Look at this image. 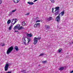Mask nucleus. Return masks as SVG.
I'll return each mask as SVG.
<instances>
[{"instance_id":"e433bc0d","label":"nucleus","mask_w":73,"mask_h":73,"mask_svg":"<svg viewBox=\"0 0 73 73\" xmlns=\"http://www.w3.org/2000/svg\"><path fill=\"white\" fill-rule=\"evenodd\" d=\"M36 20H38V17H36Z\"/></svg>"},{"instance_id":"f03ea898","label":"nucleus","mask_w":73,"mask_h":73,"mask_svg":"<svg viewBox=\"0 0 73 73\" xmlns=\"http://www.w3.org/2000/svg\"><path fill=\"white\" fill-rule=\"evenodd\" d=\"M34 41V45H36V44L37 43V42H38V40H37V38L36 37H35V38Z\"/></svg>"},{"instance_id":"c03bdc74","label":"nucleus","mask_w":73,"mask_h":73,"mask_svg":"<svg viewBox=\"0 0 73 73\" xmlns=\"http://www.w3.org/2000/svg\"><path fill=\"white\" fill-rule=\"evenodd\" d=\"M15 32H17V31H15Z\"/></svg>"},{"instance_id":"f704fd0d","label":"nucleus","mask_w":73,"mask_h":73,"mask_svg":"<svg viewBox=\"0 0 73 73\" xmlns=\"http://www.w3.org/2000/svg\"><path fill=\"white\" fill-rule=\"evenodd\" d=\"M5 43H3V44L2 45V46H5Z\"/></svg>"},{"instance_id":"79ce46f5","label":"nucleus","mask_w":73,"mask_h":73,"mask_svg":"<svg viewBox=\"0 0 73 73\" xmlns=\"http://www.w3.org/2000/svg\"><path fill=\"white\" fill-rule=\"evenodd\" d=\"M47 68H48L47 67H46V69H47Z\"/></svg>"},{"instance_id":"dca6fc26","label":"nucleus","mask_w":73,"mask_h":73,"mask_svg":"<svg viewBox=\"0 0 73 73\" xmlns=\"http://www.w3.org/2000/svg\"><path fill=\"white\" fill-rule=\"evenodd\" d=\"M11 20L10 19H9L8 20L7 22V23L8 24H9L10 23H11Z\"/></svg>"},{"instance_id":"72a5a7b5","label":"nucleus","mask_w":73,"mask_h":73,"mask_svg":"<svg viewBox=\"0 0 73 73\" xmlns=\"http://www.w3.org/2000/svg\"><path fill=\"white\" fill-rule=\"evenodd\" d=\"M34 27H37V25L36 24H35L34 25Z\"/></svg>"},{"instance_id":"c756f323","label":"nucleus","mask_w":73,"mask_h":73,"mask_svg":"<svg viewBox=\"0 0 73 73\" xmlns=\"http://www.w3.org/2000/svg\"><path fill=\"white\" fill-rule=\"evenodd\" d=\"M36 24V26H37V27L38 26H40V23H37Z\"/></svg>"},{"instance_id":"37998d69","label":"nucleus","mask_w":73,"mask_h":73,"mask_svg":"<svg viewBox=\"0 0 73 73\" xmlns=\"http://www.w3.org/2000/svg\"><path fill=\"white\" fill-rule=\"evenodd\" d=\"M16 1V0H15V1Z\"/></svg>"},{"instance_id":"473e14b6","label":"nucleus","mask_w":73,"mask_h":73,"mask_svg":"<svg viewBox=\"0 0 73 73\" xmlns=\"http://www.w3.org/2000/svg\"><path fill=\"white\" fill-rule=\"evenodd\" d=\"M16 11V9H15V10H13L12 11V12L13 13V12H15V11Z\"/></svg>"},{"instance_id":"2eb2a0df","label":"nucleus","mask_w":73,"mask_h":73,"mask_svg":"<svg viewBox=\"0 0 73 73\" xmlns=\"http://www.w3.org/2000/svg\"><path fill=\"white\" fill-rule=\"evenodd\" d=\"M58 13H59V11H57L55 13L54 15L55 16H57V15H58Z\"/></svg>"},{"instance_id":"7c9ffc66","label":"nucleus","mask_w":73,"mask_h":73,"mask_svg":"<svg viewBox=\"0 0 73 73\" xmlns=\"http://www.w3.org/2000/svg\"><path fill=\"white\" fill-rule=\"evenodd\" d=\"M29 14H30V13H26L25 14V15H26V16H28V15H29Z\"/></svg>"},{"instance_id":"a211bd4d","label":"nucleus","mask_w":73,"mask_h":73,"mask_svg":"<svg viewBox=\"0 0 73 73\" xmlns=\"http://www.w3.org/2000/svg\"><path fill=\"white\" fill-rule=\"evenodd\" d=\"M52 19V17H50L49 18H48L47 19V20L48 21H50V20H51Z\"/></svg>"},{"instance_id":"c85d7f7f","label":"nucleus","mask_w":73,"mask_h":73,"mask_svg":"<svg viewBox=\"0 0 73 73\" xmlns=\"http://www.w3.org/2000/svg\"><path fill=\"white\" fill-rule=\"evenodd\" d=\"M44 53H43L42 54H40L39 55V56H44Z\"/></svg>"},{"instance_id":"a878e982","label":"nucleus","mask_w":73,"mask_h":73,"mask_svg":"<svg viewBox=\"0 0 73 73\" xmlns=\"http://www.w3.org/2000/svg\"><path fill=\"white\" fill-rule=\"evenodd\" d=\"M51 1L52 3H54V0H50Z\"/></svg>"},{"instance_id":"39448f33","label":"nucleus","mask_w":73,"mask_h":73,"mask_svg":"<svg viewBox=\"0 0 73 73\" xmlns=\"http://www.w3.org/2000/svg\"><path fill=\"white\" fill-rule=\"evenodd\" d=\"M15 20H17V19H11V23L12 24H13V25H14V24H15L16 23V22H17V21H15L14 22V23H13V21H15Z\"/></svg>"},{"instance_id":"cd10ccee","label":"nucleus","mask_w":73,"mask_h":73,"mask_svg":"<svg viewBox=\"0 0 73 73\" xmlns=\"http://www.w3.org/2000/svg\"><path fill=\"white\" fill-rule=\"evenodd\" d=\"M42 63H44V64H45V63H46L47 62V61H42Z\"/></svg>"},{"instance_id":"4c0bfd02","label":"nucleus","mask_w":73,"mask_h":73,"mask_svg":"<svg viewBox=\"0 0 73 73\" xmlns=\"http://www.w3.org/2000/svg\"><path fill=\"white\" fill-rule=\"evenodd\" d=\"M2 3V1L0 0V4H1Z\"/></svg>"},{"instance_id":"a19ab883","label":"nucleus","mask_w":73,"mask_h":73,"mask_svg":"<svg viewBox=\"0 0 73 73\" xmlns=\"http://www.w3.org/2000/svg\"><path fill=\"white\" fill-rule=\"evenodd\" d=\"M73 73V70L72 71H70V73Z\"/></svg>"},{"instance_id":"9b49d317","label":"nucleus","mask_w":73,"mask_h":73,"mask_svg":"<svg viewBox=\"0 0 73 73\" xmlns=\"http://www.w3.org/2000/svg\"><path fill=\"white\" fill-rule=\"evenodd\" d=\"M14 49L16 51H18L19 50V48H18V46H16L14 47Z\"/></svg>"},{"instance_id":"ea45409f","label":"nucleus","mask_w":73,"mask_h":73,"mask_svg":"<svg viewBox=\"0 0 73 73\" xmlns=\"http://www.w3.org/2000/svg\"><path fill=\"white\" fill-rule=\"evenodd\" d=\"M38 0H35L33 2L34 3H35V2H36V1H37Z\"/></svg>"},{"instance_id":"6e6552de","label":"nucleus","mask_w":73,"mask_h":73,"mask_svg":"<svg viewBox=\"0 0 73 73\" xmlns=\"http://www.w3.org/2000/svg\"><path fill=\"white\" fill-rule=\"evenodd\" d=\"M27 36H28V37H31L33 36V35L31 33H30L29 34H27Z\"/></svg>"},{"instance_id":"20e7f679","label":"nucleus","mask_w":73,"mask_h":73,"mask_svg":"<svg viewBox=\"0 0 73 73\" xmlns=\"http://www.w3.org/2000/svg\"><path fill=\"white\" fill-rule=\"evenodd\" d=\"M9 64H6L5 65V71H7L8 70V67H9Z\"/></svg>"},{"instance_id":"5701e85b","label":"nucleus","mask_w":73,"mask_h":73,"mask_svg":"<svg viewBox=\"0 0 73 73\" xmlns=\"http://www.w3.org/2000/svg\"><path fill=\"white\" fill-rule=\"evenodd\" d=\"M13 14V13L11 11L9 13V16H11V15H12Z\"/></svg>"},{"instance_id":"b1692460","label":"nucleus","mask_w":73,"mask_h":73,"mask_svg":"<svg viewBox=\"0 0 73 73\" xmlns=\"http://www.w3.org/2000/svg\"><path fill=\"white\" fill-rule=\"evenodd\" d=\"M15 0H13V1H14V3H17L19 2L18 1H18V0H16V1L17 2L15 1Z\"/></svg>"},{"instance_id":"f257e3e1","label":"nucleus","mask_w":73,"mask_h":73,"mask_svg":"<svg viewBox=\"0 0 73 73\" xmlns=\"http://www.w3.org/2000/svg\"><path fill=\"white\" fill-rule=\"evenodd\" d=\"M13 46H11L8 48L7 52V54H9L13 50Z\"/></svg>"},{"instance_id":"6ab92c4d","label":"nucleus","mask_w":73,"mask_h":73,"mask_svg":"<svg viewBox=\"0 0 73 73\" xmlns=\"http://www.w3.org/2000/svg\"><path fill=\"white\" fill-rule=\"evenodd\" d=\"M12 27H13V25H12V24H11L9 28V30H11V29L12 28Z\"/></svg>"},{"instance_id":"7ed1b4c3","label":"nucleus","mask_w":73,"mask_h":73,"mask_svg":"<svg viewBox=\"0 0 73 73\" xmlns=\"http://www.w3.org/2000/svg\"><path fill=\"white\" fill-rule=\"evenodd\" d=\"M27 38H22V41H23L24 43L23 44H25V45H26V40H27Z\"/></svg>"},{"instance_id":"1a4fd4ad","label":"nucleus","mask_w":73,"mask_h":73,"mask_svg":"<svg viewBox=\"0 0 73 73\" xmlns=\"http://www.w3.org/2000/svg\"><path fill=\"white\" fill-rule=\"evenodd\" d=\"M55 9H56L55 12H56L57 11H58V10H60V7H58L55 8Z\"/></svg>"},{"instance_id":"423d86ee","label":"nucleus","mask_w":73,"mask_h":73,"mask_svg":"<svg viewBox=\"0 0 73 73\" xmlns=\"http://www.w3.org/2000/svg\"><path fill=\"white\" fill-rule=\"evenodd\" d=\"M56 21H58V22H59L60 20V16L58 15L56 18Z\"/></svg>"},{"instance_id":"f8f14e48","label":"nucleus","mask_w":73,"mask_h":73,"mask_svg":"<svg viewBox=\"0 0 73 73\" xmlns=\"http://www.w3.org/2000/svg\"><path fill=\"white\" fill-rule=\"evenodd\" d=\"M45 27L46 28V29H49L50 27L48 25H46L45 26Z\"/></svg>"},{"instance_id":"393cba45","label":"nucleus","mask_w":73,"mask_h":73,"mask_svg":"<svg viewBox=\"0 0 73 73\" xmlns=\"http://www.w3.org/2000/svg\"><path fill=\"white\" fill-rule=\"evenodd\" d=\"M61 50H62V49H61V48H60L58 50V52L60 53V52H61Z\"/></svg>"},{"instance_id":"c9c22d12","label":"nucleus","mask_w":73,"mask_h":73,"mask_svg":"<svg viewBox=\"0 0 73 73\" xmlns=\"http://www.w3.org/2000/svg\"><path fill=\"white\" fill-rule=\"evenodd\" d=\"M38 22H40V21L39 20H37L36 21V23H38Z\"/></svg>"},{"instance_id":"bb28decb","label":"nucleus","mask_w":73,"mask_h":73,"mask_svg":"<svg viewBox=\"0 0 73 73\" xmlns=\"http://www.w3.org/2000/svg\"><path fill=\"white\" fill-rule=\"evenodd\" d=\"M37 40H40L41 39V37H38V38H36Z\"/></svg>"},{"instance_id":"9d476101","label":"nucleus","mask_w":73,"mask_h":73,"mask_svg":"<svg viewBox=\"0 0 73 73\" xmlns=\"http://www.w3.org/2000/svg\"><path fill=\"white\" fill-rule=\"evenodd\" d=\"M27 3L30 5H33V4H34V3L32 2H28Z\"/></svg>"},{"instance_id":"2f4dec72","label":"nucleus","mask_w":73,"mask_h":73,"mask_svg":"<svg viewBox=\"0 0 73 73\" xmlns=\"http://www.w3.org/2000/svg\"><path fill=\"white\" fill-rule=\"evenodd\" d=\"M17 28V26H15L13 28L15 30V29H16Z\"/></svg>"},{"instance_id":"f3484780","label":"nucleus","mask_w":73,"mask_h":73,"mask_svg":"<svg viewBox=\"0 0 73 73\" xmlns=\"http://www.w3.org/2000/svg\"><path fill=\"white\" fill-rule=\"evenodd\" d=\"M64 69V67H60V68H59V70H63Z\"/></svg>"},{"instance_id":"aec40b11","label":"nucleus","mask_w":73,"mask_h":73,"mask_svg":"<svg viewBox=\"0 0 73 73\" xmlns=\"http://www.w3.org/2000/svg\"><path fill=\"white\" fill-rule=\"evenodd\" d=\"M16 26H17V27L18 29L19 28H20V25L19 24H18Z\"/></svg>"},{"instance_id":"58836bf2","label":"nucleus","mask_w":73,"mask_h":73,"mask_svg":"<svg viewBox=\"0 0 73 73\" xmlns=\"http://www.w3.org/2000/svg\"><path fill=\"white\" fill-rule=\"evenodd\" d=\"M54 11V9L52 8V12H53V11Z\"/></svg>"},{"instance_id":"4468645a","label":"nucleus","mask_w":73,"mask_h":73,"mask_svg":"<svg viewBox=\"0 0 73 73\" xmlns=\"http://www.w3.org/2000/svg\"><path fill=\"white\" fill-rule=\"evenodd\" d=\"M21 29H24V27L23 26H21L19 28H18V30H20Z\"/></svg>"},{"instance_id":"412c9836","label":"nucleus","mask_w":73,"mask_h":73,"mask_svg":"<svg viewBox=\"0 0 73 73\" xmlns=\"http://www.w3.org/2000/svg\"><path fill=\"white\" fill-rule=\"evenodd\" d=\"M25 22H23L22 23V25H23V26H25Z\"/></svg>"},{"instance_id":"4be33fe9","label":"nucleus","mask_w":73,"mask_h":73,"mask_svg":"<svg viewBox=\"0 0 73 73\" xmlns=\"http://www.w3.org/2000/svg\"><path fill=\"white\" fill-rule=\"evenodd\" d=\"M21 73H26V70H23L21 72Z\"/></svg>"},{"instance_id":"0eeeda50","label":"nucleus","mask_w":73,"mask_h":73,"mask_svg":"<svg viewBox=\"0 0 73 73\" xmlns=\"http://www.w3.org/2000/svg\"><path fill=\"white\" fill-rule=\"evenodd\" d=\"M64 13H65V11H63L60 13V14H59V16H60V15H61V16H63Z\"/></svg>"},{"instance_id":"ddd939ff","label":"nucleus","mask_w":73,"mask_h":73,"mask_svg":"<svg viewBox=\"0 0 73 73\" xmlns=\"http://www.w3.org/2000/svg\"><path fill=\"white\" fill-rule=\"evenodd\" d=\"M27 39V41H28V42H27V44H29V42H30L31 41V38H27L26 39V40Z\"/></svg>"}]
</instances>
